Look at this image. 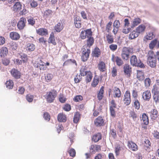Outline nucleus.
Listing matches in <instances>:
<instances>
[{"label":"nucleus","mask_w":159,"mask_h":159,"mask_svg":"<svg viewBox=\"0 0 159 159\" xmlns=\"http://www.w3.org/2000/svg\"><path fill=\"white\" fill-rule=\"evenodd\" d=\"M40 63L37 64V67L39 68L40 70H45L47 68L46 66L45 65L44 63L42 60H40Z\"/></svg>","instance_id":"obj_37"},{"label":"nucleus","mask_w":159,"mask_h":159,"mask_svg":"<svg viewBox=\"0 0 159 159\" xmlns=\"http://www.w3.org/2000/svg\"><path fill=\"white\" fill-rule=\"evenodd\" d=\"M113 93L114 97L115 98H120L121 95V93L120 90L119 88L117 87H115Z\"/></svg>","instance_id":"obj_34"},{"label":"nucleus","mask_w":159,"mask_h":159,"mask_svg":"<svg viewBox=\"0 0 159 159\" xmlns=\"http://www.w3.org/2000/svg\"><path fill=\"white\" fill-rule=\"evenodd\" d=\"M89 39L87 41V46L90 47L93 45L94 43V39L93 37L88 38Z\"/></svg>","instance_id":"obj_47"},{"label":"nucleus","mask_w":159,"mask_h":159,"mask_svg":"<svg viewBox=\"0 0 159 159\" xmlns=\"http://www.w3.org/2000/svg\"><path fill=\"white\" fill-rule=\"evenodd\" d=\"M48 42L49 43H52L54 45H56L57 44L55 38L54 34L53 32H52L50 34Z\"/></svg>","instance_id":"obj_22"},{"label":"nucleus","mask_w":159,"mask_h":159,"mask_svg":"<svg viewBox=\"0 0 159 159\" xmlns=\"http://www.w3.org/2000/svg\"><path fill=\"white\" fill-rule=\"evenodd\" d=\"M63 109L66 111H69L71 109V106L68 104H66L64 106Z\"/></svg>","instance_id":"obj_62"},{"label":"nucleus","mask_w":159,"mask_h":159,"mask_svg":"<svg viewBox=\"0 0 159 159\" xmlns=\"http://www.w3.org/2000/svg\"><path fill=\"white\" fill-rule=\"evenodd\" d=\"M53 75L51 73H48L45 76V79L46 81L49 82L53 78Z\"/></svg>","instance_id":"obj_54"},{"label":"nucleus","mask_w":159,"mask_h":159,"mask_svg":"<svg viewBox=\"0 0 159 159\" xmlns=\"http://www.w3.org/2000/svg\"><path fill=\"white\" fill-rule=\"evenodd\" d=\"M129 117L132 118L133 120L135 121L138 119V116L134 110L130 111L129 112Z\"/></svg>","instance_id":"obj_42"},{"label":"nucleus","mask_w":159,"mask_h":159,"mask_svg":"<svg viewBox=\"0 0 159 159\" xmlns=\"http://www.w3.org/2000/svg\"><path fill=\"white\" fill-rule=\"evenodd\" d=\"M26 100L29 102H32L34 99V96L30 94H27L25 97Z\"/></svg>","instance_id":"obj_50"},{"label":"nucleus","mask_w":159,"mask_h":159,"mask_svg":"<svg viewBox=\"0 0 159 159\" xmlns=\"http://www.w3.org/2000/svg\"><path fill=\"white\" fill-rule=\"evenodd\" d=\"M85 33H86V36L87 38L91 37L92 35V31L91 29H89L84 30Z\"/></svg>","instance_id":"obj_53"},{"label":"nucleus","mask_w":159,"mask_h":159,"mask_svg":"<svg viewBox=\"0 0 159 159\" xmlns=\"http://www.w3.org/2000/svg\"><path fill=\"white\" fill-rule=\"evenodd\" d=\"M43 117L45 120L48 121H49L50 119V115L48 112H45L43 114Z\"/></svg>","instance_id":"obj_59"},{"label":"nucleus","mask_w":159,"mask_h":159,"mask_svg":"<svg viewBox=\"0 0 159 159\" xmlns=\"http://www.w3.org/2000/svg\"><path fill=\"white\" fill-rule=\"evenodd\" d=\"M67 152L70 156L74 157L75 156L76 152L74 149L73 148H70L68 150Z\"/></svg>","instance_id":"obj_49"},{"label":"nucleus","mask_w":159,"mask_h":159,"mask_svg":"<svg viewBox=\"0 0 159 159\" xmlns=\"http://www.w3.org/2000/svg\"><path fill=\"white\" fill-rule=\"evenodd\" d=\"M8 52V50L6 47H2L0 49V55L1 57H4L7 56Z\"/></svg>","instance_id":"obj_29"},{"label":"nucleus","mask_w":159,"mask_h":159,"mask_svg":"<svg viewBox=\"0 0 159 159\" xmlns=\"http://www.w3.org/2000/svg\"><path fill=\"white\" fill-rule=\"evenodd\" d=\"M104 158V154L101 153H99L95 156L94 159H103Z\"/></svg>","instance_id":"obj_64"},{"label":"nucleus","mask_w":159,"mask_h":159,"mask_svg":"<svg viewBox=\"0 0 159 159\" xmlns=\"http://www.w3.org/2000/svg\"><path fill=\"white\" fill-rule=\"evenodd\" d=\"M14 85L13 81L11 80H9L7 81L6 83V87L10 89H11L13 88Z\"/></svg>","instance_id":"obj_44"},{"label":"nucleus","mask_w":159,"mask_h":159,"mask_svg":"<svg viewBox=\"0 0 159 159\" xmlns=\"http://www.w3.org/2000/svg\"><path fill=\"white\" fill-rule=\"evenodd\" d=\"M111 60L113 62H116V65L118 66H121L124 64L122 60L120 57L116 56L114 54L112 55Z\"/></svg>","instance_id":"obj_8"},{"label":"nucleus","mask_w":159,"mask_h":159,"mask_svg":"<svg viewBox=\"0 0 159 159\" xmlns=\"http://www.w3.org/2000/svg\"><path fill=\"white\" fill-rule=\"evenodd\" d=\"M83 97L80 95L75 96L73 98V100L75 102H78L82 100Z\"/></svg>","instance_id":"obj_55"},{"label":"nucleus","mask_w":159,"mask_h":159,"mask_svg":"<svg viewBox=\"0 0 159 159\" xmlns=\"http://www.w3.org/2000/svg\"><path fill=\"white\" fill-rule=\"evenodd\" d=\"M22 5L19 2L15 3L13 6V10L16 12L19 11L21 9Z\"/></svg>","instance_id":"obj_33"},{"label":"nucleus","mask_w":159,"mask_h":159,"mask_svg":"<svg viewBox=\"0 0 159 159\" xmlns=\"http://www.w3.org/2000/svg\"><path fill=\"white\" fill-rule=\"evenodd\" d=\"M9 37L12 40H17L20 39V35L18 33L13 31L10 33Z\"/></svg>","instance_id":"obj_17"},{"label":"nucleus","mask_w":159,"mask_h":159,"mask_svg":"<svg viewBox=\"0 0 159 159\" xmlns=\"http://www.w3.org/2000/svg\"><path fill=\"white\" fill-rule=\"evenodd\" d=\"M139 35L135 30H133L130 33L129 36V39H135Z\"/></svg>","instance_id":"obj_26"},{"label":"nucleus","mask_w":159,"mask_h":159,"mask_svg":"<svg viewBox=\"0 0 159 159\" xmlns=\"http://www.w3.org/2000/svg\"><path fill=\"white\" fill-rule=\"evenodd\" d=\"M22 61L23 63H26L28 61V56L27 55L24 54L21 56Z\"/></svg>","instance_id":"obj_58"},{"label":"nucleus","mask_w":159,"mask_h":159,"mask_svg":"<svg viewBox=\"0 0 159 159\" xmlns=\"http://www.w3.org/2000/svg\"><path fill=\"white\" fill-rule=\"evenodd\" d=\"M127 146L129 148L133 151H136L138 149L137 145L132 141H128Z\"/></svg>","instance_id":"obj_12"},{"label":"nucleus","mask_w":159,"mask_h":159,"mask_svg":"<svg viewBox=\"0 0 159 159\" xmlns=\"http://www.w3.org/2000/svg\"><path fill=\"white\" fill-rule=\"evenodd\" d=\"M102 139V135L100 133H98L93 136L92 140L95 142H97Z\"/></svg>","instance_id":"obj_36"},{"label":"nucleus","mask_w":159,"mask_h":159,"mask_svg":"<svg viewBox=\"0 0 159 159\" xmlns=\"http://www.w3.org/2000/svg\"><path fill=\"white\" fill-rule=\"evenodd\" d=\"M158 112L157 109H153L151 112V117L153 120H155L157 117Z\"/></svg>","instance_id":"obj_39"},{"label":"nucleus","mask_w":159,"mask_h":159,"mask_svg":"<svg viewBox=\"0 0 159 159\" xmlns=\"http://www.w3.org/2000/svg\"><path fill=\"white\" fill-rule=\"evenodd\" d=\"M132 96L134 99H137L138 96V92L135 88H134L132 90Z\"/></svg>","instance_id":"obj_56"},{"label":"nucleus","mask_w":159,"mask_h":159,"mask_svg":"<svg viewBox=\"0 0 159 159\" xmlns=\"http://www.w3.org/2000/svg\"><path fill=\"white\" fill-rule=\"evenodd\" d=\"M124 104L126 106L129 105L131 102L130 93L129 90H127L125 93L123 100Z\"/></svg>","instance_id":"obj_7"},{"label":"nucleus","mask_w":159,"mask_h":159,"mask_svg":"<svg viewBox=\"0 0 159 159\" xmlns=\"http://www.w3.org/2000/svg\"><path fill=\"white\" fill-rule=\"evenodd\" d=\"M130 61L131 65L133 66L144 68L145 66L141 61L140 59H137L136 56L133 55L130 58Z\"/></svg>","instance_id":"obj_3"},{"label":"nucleus","mask_w":159,"mask_h":159,"mask_svg":"<svg viewBox=\"0 0 159 159\" xmlns=\"http://www.w3.org/2000/svg\"><path fill=\"white\" fill-rule=\"evenodd\" d=\"M87 72V74L85 75L86 76L85 80L86 83H88L91 80L93 77V74L90 71H89L88 72Z\"/></svg>","instance_id":"obj_35"},{"label":"nucleus","mask_w":159,"mask_h":159,"mask_svg":"<svg viewBox=\"0 0 159 159\" xmlns=\"http://www.w3.org/2000/svg\"><path fill=\"white\" fill-rule=\"evenodd\" d=\"M101 51L98 47L95 48L92 52V55L93 57H98L101 54Z\"/></svg>","instance_id":"obj_28"},{"label":"nucleus","mask_w":159,"mask_h":159,"mask_svg":"<svg viewBox=\"0 0 159 159\" xmlns=\"http://www.w3.org/2000/svg\"><path fill=\"white\" fill-rule=\"evenodd\" d=\"M64 27L62 24H61L60 22H58L55 25L54 29L56 32H60L63 30Z\"/></svg>","instance_id":"obj_27"},{"label":"nucleus","mask_w":159,"mask_h":159,"mask_svg":"<svg viewBox=\"0 0 159 159\" xmlns=\"http://www.w3.org/2000/svg\"><path fill=\"white\" fill-rule=\"evenodd\" d=\"M157 43V39L152 40L149 45V48L151 49H153Z\"/></svg>","instance_id":"obj_45"},{"label":"nucleus","mask_w":159,"mask_h":159,"mask_svg":"<svg viewBox=\"0 0 159 159\" xmlns=\"http://www.w3.org/2000/svg\"><path fill=\"white\" fill-rule=\"evenodd\" d=\"M147 63L152 68H155L157 64L156 57L153 51H149L147 55Z\"/></svg>","instance_id":"obj_1"},{"label":"nucleus","mask_w":159,"mask_h":159,"mask_svg":"<svg viewBox=\"0 0 159 159\" xmlns=\"http://www.w3.org/2000/svg\"><path fill=\"white\" fill-rule=\"evenodd\" d=\"M153 93V100L156 103H159V91L156 85L153 86V89L152 90Z\"/></svg>","instance_id":"obj_6"},{"label":"nucleus","mask_w":159,"mask_h":159,"mask_svg":"<svg viewBox=\"0 0 159 159\" xmlns=\"http://www.w3.org/2000/svg\"><path fill=\"white\" fill-rule=\"evenodd\" d=\"M145 78L144 74L143 72L141 70H137V78L139 81H142Z\"/></svg>","instance_id":"obj_20"},{"label":"nucleus","mask_w":159,"mask_h":159,"mask_svg":"<svg viewBox=\"0 0 159 159\" xmlns=\"http://www.w3.org/2000/svg\"><path fill=\"white\" fill-rule=\"evenodd\" d=\"M146 26L143 24H141L137 27L135 29L136 30L139 35L145 31Z\"/></svg>","instance_id":"obj_24"},{"label":"nucleus","mask_w":159,"mask_h":159,"mask_svg":"<svg viewBox=\"0 0 159 159\" xmlns=\"http://www.w3.org/2000/svg\"><path fill=\"white\" fill-rule=\"evenodd\" d=\"M25 48L27 52H32L35 49V46L33 43H28L25 45Z\"/></svg>","instance_id":"obj_15"},{"label":"nucleus","mask_w":159,"mask_h":159,"mask_svg":"<svg viewBox=\"0 0 159 159\" xmlns=\"http://www.w3.org/2000/svg\"><path fill=\"white\" fill-rule=\"evenodd\" d=\"M88 71L86 70V66H83L80 70V74L82 76H84Z\"/></svg>","instance_id":"obj_48"},{"label":"nucleus","mask_w":159,"mask_h":159,"mask_svg":"<svg viewBox=\"0 0 159 159\" xmlns=\"http://www.w3.org/2000/svg\"><path fill=\"white\" fill-rule=\"evenodd\" d=\"M151 97L150 90H147L144 91L142 94V98L145 101H149Z\"/></svg>","instance_id":"obj_13"},{"label":"nucleus","mask_w":159,"mask_h":159,"mask_svg":"<svg viewBox=\"0 0 159 159\" xmlns=\"http://www.w3.org/2000/svg\"><path fill=\"white\" fill-rule=\"evenodd\" d=\"M124 72L127 77L130 76L132 72V68L128 64H125L123 67Z\"/></svg>","instance_id":"obj_9"},{"label":"nucleus","mask_w":159,"mask_h":159,"mask_svg":"<svg viewBox=\"0 0 159 159\" xmlns=\"http://www.w3.org/2000/svg\"><path fill=\"white\" fill-rule=\"evenodd\" d=\"M57 92L55 89L47 92L45 97L47 102L50 103L53 102L57 96Z\"/></svg>","instance_id":"obj_4"},{"label":"nucleus","mask_w":159,"mask_h":159,"mask_svg":"<svg viewBox=\"0 0 159 159\" xmlns=\"http://www.w3.org/2000/svg\"><path fill=\"white\" fill-rule=\"evenodd\" d=\"M11 73L12 76L16 79L20 78L21 76L20 73L15 68L11 70Z\"/></svg>","instance_id":"obj_18"},{"label":"nucleus","mask_w":159,"mask_h":159,"mask_svg":"<svg viewBox=\"0 0 159 159\" xmlns=\"http://www.w3.org/2000/svg\"><path fill=\"white\" fill-rule=\"evenodd\" d=\"M104 122V120L101 116H98L95 119L94 121V124L97 126H102Z\"/></svg>","instance_id":"obj_14"},{"label":"nucleus","mask_w":159,"mask_h":159,"mask_svg":"<svg viewBox=\"0 0 159 159\" xmlns=\"http://www.w3.org/2000/svg\"><path fill=\"white\" fill-rule=\"evenodd\" d=\"M57 120L60 122H65L66 120V116L63 113H60L58 115Z\"/></svg>","instance_id":"obj_23"},{"label":"nucleus","mask_w":159,"mask_h":159,"mask_svg":"<svg viewBox=\"0 0 159 159\" xmlns=\"http://www.w3.org/2000/svg\"><path fill=\"white\" fill-rule=\"evenodd\" d=\"M98 67L99 70L102 72L105 71L106 69V67L105 63L102 61H100L98 65Z\"/></svg>","instance_id":"obj_25"},{"label":"nucleus","mask_w":159,"mask_h":159,"mask_svg":"<svg viewBox=\"0 0 159 159\" xmlns=\"http://www.w3.org/2000/svg\"><path fill=\"white\" fill-rule=\"evenodd\" d=\"M74 24L75 26L78 28L81 27V19L80 17L76 16L74 18Z\"/></svg>","instance_id":"obj_19"},{"label":"nucleus","mask_w":159,"mask_h":159,"mask_svg":"<svg viewBox=\"0 0 159 159\" xmlns=\"http://www.w3.org/2000/svg\"><path fill=\"white\" fill-rule=\"evenodd\" d=\"M143 144L144 146V148L146 150L150 149L151 143L147 138L144 139Z\"/></svg>","instance_id":"obj_21"},{"label":"nucleus","mask_w":159,"mask_h":159,"mask_svg":"<svg viewBox=\"0 0 159 159\" xmlns=\"http://www.w3.org/2000/svg\"><path fill=\"white\" fill-rule=\"evenodd\" d=\"M80 118V114L79 112H76L74 115L73 121L74 123H77L78 122Z\"/></svg>","instance_id":"obj_46"},{"label":"nucleus","mask_w":159,"mask_h":159,"mask_svg":"<svg viewBox=\"0 0 159 159\" xmlns=\"http://www.w3.org/2000/svg\"><path fill=\"white\" fill-rule=\"evenodd\" d=\"M131 28H127L126 26H124L122 30V32L124 34H127L129 32Z\"/></svg>","instance_id":"obj_63"},{"label":"nucleus","mask_w":159,"mask_h":159,"mask_svg":"<svg viewBox=\"0 0 159 159\" xmlns=\"http://www.w3.org/2000/svg\"><path fill=\"white\" fill-rule=\"evenodd\" d=\"M99 82V77L97 76H95L93 78V80L91 83V86L93 87H95L98 84Z\"/></svg>","instance_id":"obj_41"},{"label":"nucleus","mask_w":159,"mask_h":159,"mask_svg":"<svg viewBox=\"0 0 159 159\" xmlns=\"http://www.w3.org/2000/svg\"><path fill=\"white\" fill-rule=\"evenodd\" d=\"M26 21V19L25 17L20 18L17 24L18 28L19 30H23L25 25Z\"/></svg>","instance_id":"obj_10"},{"label":"nucleus","mask_w":159,"mask_h":159,"mask_svg":"<svg viewBox=\"0 0 159 159\" xmlns=\"http://www.w3.org/2000/svg\"><path fill=\"white\" fill-rule=\"evenodd\" d=\"M112 22L111 21L109 22L106 25L105 30H103L102 32H104L105 31H107V33H110L111 30V25Z\"/></svg>","instance_id":"obj_40"},{"label":"nucleus","mask_w":159,"mask_h":159,"mask_svg":"<svg viewBox=\"0 0 159 159\" xmlns=\"http://www.w3.org/2000/svg\"><path fill=\"white\" fill-rule=\"evenodd\" d=\"M104 88V86H102L101 87L97 94V98L99 100H101L103 97Z\"/></svg>","instance_id":"obj_32"},{"label":"nucleus","mask_w":159,"mask_h":159,"mask_svg":"<svg viewBox=\"0 0 159 159\" xmlns=\"http://www.w3.org/2000/svg\"><path fill=\"white\" fill-rule=\"evenodd\" d=\"M142 21V20L139 18H136L134 19L133 24L132 25V28H134L138 25L140 24Z\"/></svg>","instance_id":"obj_38"},{"label":"nucleus","mask_w":159,"mask_h":159,"mask_svg":"<svg viewBox=\"0 0 159 159\" xmlns=\"http://www.w3.org/2000/svg\"><path fill=\"white\" fill-rule=\"evenodd\" d=\"M113 108L111 107H110V111L111 113V116L113 117H115L116 116V113H115V108Z\"/></svg>","instance_id":"obj_60"},{"label":"nucleus","mask_w":159,"mask_h":159,"mask_svg":"<svg viewBox=\"0 0 159 159\" xmlns=\"http://www.w3.org/2000/svg\"><path fill=\"white\" fill-rule=\"evenodd\" d=\"M28 24L31 26L34 25L35 23V19L33 17H30L28 19Z\"/></svg>","instance_id":"obj_52"},{"label":"nucleus","mask_w":159,"mask_h":159,"mask_svg":"<svg viewBox=\"0 0 159 159\" xmlns=\"http://www.w3.org/2000/svg\"><path fill=\"white\" fill-rule=\"evenodd\" d=\"M106 41L109 44H111L114 42L113 36L110 33L106 34Z\"/></svg>","instance_id":"obj_31"},{"label":"nucleus","mask_w":159,"mask_h":159,"mask_svg":"<svg viewBox=\"0 0 159 159\" xmlns=\"http://www.w3.org/2000/svg\"><path fill=\"white\" fill-rule=\"evenodd\" d=\"M52 11L51 10H46L44 12V16L46 17H48L49 16L52 15Z\"/></svg>","instance_id":"obj_61"},{"label":"nucleus","mask_w":159,"mask_h":159,"mask_svg":"<svg viewBox=\"0 0 159 159\" xmlns=\"http://www.w3.org/2000/svg\"><path fill=\"white\" fill-rule=\"evenodd\" d=\"M90 53V50L89 48H84L82 49V54L81 59L82 61L85 62L86 61L89 57V54Z\"/></svg>","instance_id":"obj_5"},{"label":"nucleus","mask_w":159,"mask_h":159,"mask_svg":"<svg viewBox=\"0 0 159 159\" xmlns=\"http://www.w3.org/2000/svg\"><path fill=\"white\" fill-rule=\"evenodd\" d=\"M151 83V80L149 78H146L144 80V85L146 87H149Z\"/></svg>","instance_id":"obj_51"},{"label":"nucleus","mask_w":159,"mask_h":159,"mask_svg":"<svg viewBox=\"0 0 159 159\" xmlns=\"http://www.w3.org/2000/svg\"><path fill=\"white\" fill-rule=\"evenodd\" d=\"M134 105L133 106L135 109L139 110L140 107V103L139 101L137 99H134L133 101Z\"/></svg>","instance_id":"obj_43"},{"label":"nucleus","mask_w":159,"mask_h":159,"mask_svg":"<svg viewBox=\"0 0 159 159\" xmlns=\"http://www.w3.org/2000/svg\"><path fill=\"white\" fill-rule=\"evenodd\" d=\"M36 32L39 35L42 36H46L48 34V30L43 28L36 30Z\"/></svg>","instance_id":"obj_11"},{"label":"nucleus","mask_w":159,"mask_h":159,"mask_svg":"<svg viewBox=\"0 0 159 159\" xmlns=\"http://www.w3.org/2000/svg\"><path fill=\"white\" fill-rule=\"evenodd\" d=\"M141 120L144 124L146 125H148L149 124V120L148 116L145 113H143L142 114V119Z\"/></svg>","instance_id":"obj_30"},{"label":"nucleus","mask_w":159,"mask_h":159,"mask_svg":"<svg viewBox=\"0 0 159 159\" xmlns=\"http://www.w3.org/2000/svg\"><path fill=\"white\" fill-rule=\"evenodd\" d=\"M90 152L92 153H94L96 152L101 150V146L99 145L93 144L91 145L89 148Z\"/></svg>","instance_id":"obj_16"},{"label":"nucleus","mask_w":159,"mask_h":159,"mask_svg":"<svg viewBox=\"0 0 159 159\" xmlns=\"http://www.w3.org/2000/svg\"><path fill=\"white\" fill-rule=\"evenodd\" d=\"M153 33L152 32H150L148 33V34L145 37V38L147 40H151L153 38Z\"/></svg>","instance_id":"obj_57"},{"label":"nucleus","mask_w":159,"mask_h":159,"mask_svg":"<svg viewBox=\"0 0 159 159\" xmlns=\"http://www.w3.org/2000/svg\"><path fill=\"white\" fill-rule=\"evenodd\" d=\"M134 52L133 49L130 47L123 48L121 54L122 59L124 60H128L129 58V54Z\"/></svg>","instance_id":"obj_2"}]
</instances>
